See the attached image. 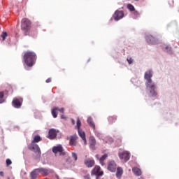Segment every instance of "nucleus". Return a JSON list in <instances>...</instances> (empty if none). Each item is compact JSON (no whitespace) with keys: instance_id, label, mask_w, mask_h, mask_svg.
Masks as SVG:
<instances>
[{"instance_id":"nucleus-1","label":"nucleus","mask_w":179,"mask_h":179,"mask_svg":"<svg viewBox=\"0 0 179 179\" xmlns=\"http://www.w3.org/2000/svg\"><path fill=\"white\" fill-rule=\"evenodd\" d=\"M23 59L27 66L31 68L37 61V55L34 52L27 51L24 52Z\"/></svg>"},{"instance_id":"nucleus-2","label":"nucleus","mask_w":179,"mask_h":179,"mask_svg":"<svg viewBox=\"0 0 179 179\" xmlns=\"http://www.w3.org/2000/svg\"><path fill=\"white\" fill-rule=\"evenodd\" d=\"M30 29H31V21L29 18H23L21 20V30L24 31V36H29Z\"/></svg>"},{"instance_id":"nucleus-3","label":"nucleus","mask_w":179,"mask_h":179,"mask_svg":"<svg viewBox=\"0 0 179 179\" xmlns=\"http://www.w3.org/2000/svg\"><path fill=\"white\" fill-rule=\"evenodd\" d=\"M28 149L32 150L34 153V159H40L41 157V150L37 144H29L28 145Z\"/></svg>"},{"instance_id":"nucleus-4","label":"nucleus","mask_w":179,"mask_h":179,"mask_svg":"<svg viewBox=\"0 0 179 179\" xmlns=\"http://www.w3.org/2000/svg\"><path fill=\"white\" fill-rule=\"evenodd\" d=\"M104 174V172L101 171V168L99 166H95L91 171V176H96V178L101 177Z\"/></svg>"},{"instance_id":"nucleus-5","label":"nucleus","mask_w":179,"mask_h":179,"mask_svg":"<svg viewBox=\"0 0 179 179\" xmlns=\"http://www.w3.org/2000/svg\"><path fill=\"white\" fill-rule=\"evenodd\" d=\"M119 157L120 160H122V162H127L128 160H129L131 154H129V152L127 151H122L119 153Z\"/></svg>"},{"instance_id":"nucleus-6","label":"nucleus","mask_w":179,"mask_h":179,"mask_svg":"<svg viewBox=\"0 0 179 179\" xmlns=\"http://www.w3.org/2000/svg\"><path fill=\"white\" fill-rule=\"evenodd\" d=\"M23 104V98H15L12 101V106L15 108H20Z\"/></svg>"},{"instance_id":"nucleus-7","label":"nucleus","mask_w":179,"mask_h":179,"mask_svg":"<svg viewBox=\"0 0 179 179\" xmlns=\"http://www.w3.org/2000/svg\"><path fill=\"white\" fill-rule=\"evenodd\" d=\"M59 132V130H57L55 129H50L48 132V135L47 138L48 139H55L57 138V136L58 135V133Z\"/></svg>"},{"instance_id":"nucleus-8","label":"nucleus","mask_w":179,"mask_h":179,"mask_svg":"<svg viewBox=\"0 0 179 179\" xmlns=\"http://www.w3.org/2000/svg\"><path fill=\"white\" fill-rule=\"evenodd\" d=\"M52 152L55 153V155H57V153H60L61 156H65V152H64V148H62V145H59L57 146H55L52 148Z\"/></svg>"},{"instance_id":"nucleus-9","label":"nucleus","mask_w":179,"mask_h":179,"mask_svg":"<svg viewBox=\"0 0 179 179\" xmlns=\"http://www.w3.org/2000/svg\"><path fill=\"white\" fill-rule=\"evenodd\" d=\"M58 111H59V113H62V114H64V113L65 112V109L64 108H61L59 109V108L58 107H54L52 109V115L53 118H57V117H58Z\"/></svg>"},{"instance_id":"nucleus-10","label":"nucleus","mask_w":179,"mask_h":179,"mask_svg":"<svg viewBox=\"0 0 179 179\" xmlns=\"http://www.w3.org/2000/svg\"><path fill=\"white\" fill-rule=\"evenodd\" d=\"M124 17V11L122 10H116L113 15V19L116 21L120 20Z\"/></svg>"},{"instance_id":"nucleus-11","label":"nucleus","mask_w":179,"mask_h":179,"mask_svg":"<svg viewBox=\"0 0 179 179\" xmlns=\"http://www.w3.org/2000/svg\"><path fill=\"white\" fill-rule=\"evenodd\" d=\"M108 170L112 173H115V170H117V164L114 161L109 162L108 164Z\"/></svg>"},{"instance_id":"nucleus-12","label":"nucleus","mask_w":179,"mask_h":179,"mask_svg":"<svg viewBox=\"0 0 179 179\" xmlns=\"http://www.w3.org/2000/svg\"><path fill=\"white\" fill-rule=\"evenodd\" d=\"M84 164L86 166V167L92 168L94 164H96V162L94 159H92L90 158H88L87 159H85Z\"/></svg>"},{"instance_id":"nucleus-13","label":"nucleus","mask_w":179,"mask_h":179,"mask_svg":"<svg viewBox=\"0 0 179 179\" xmlns=\"http://www.w3.org/2000/svg\"><path fill=\"white\" fill-rule=\"evenodd\" d=\"M36 170H38V173H41L43 176H48V174L52 173V170H48L45 168H38Z\"/></svg>"},{"instance_id":"nucleus-14","label":"nucleus","mask_w":179,"mask_h":179,"mask_svg":"<svg viewBox=\"0 0 179 179\" xmlns=\"http://www.w3.org/2000/svg\"><path fill=\"white\" fill-rule=\"evenodd\" d=\"M146 41L148 44H156L157 43V40L152 35L147 36Z\"/></svg>"},{"instance_id":"nucleus-15","label":"nucleus","mask_w":179,"mask_h":179,"mask_svg":"<svg viewBox=\"0 0 179 179\" xmlns=\"http://www.w3.org/2000/svg\"><path fill=\"white\" fill-rule=\"evenodd\" d=\"M78 135L82 138L84 141V145H87V141H86V134L81 129L78 130Z\"/></svg>"},{"instance_id":"nucleus-16","label":"nucleus","mask_w":179,"mask_h":179,"mask_svg":"<svg viewBox=\"0 0 179 179\" xmlns=\"http://www.w3.org/2000/svg\"><path fill=\"white\" fill-rule=\"evenodd\" d=\"M153 76V71L152 70H148L145 73L144 78L145 80H152Z\"/></svg>"},{"instance_id":"nucleus-17","label":"nucleus","mask_w":179,"mask_h":179,"mask_svg":"<svg viewBox=\"0 0 179 179\" xmlns=\"http://www.w3.org/2000/svg\"><path fill=\"white\" fill-rule=\"evenodd\" d=\"M145 86L148 89H156V85L152 80H148L145 82Z\"/></svg>"},{"instance_id":"nucleus-18","label":"nucleus","mask_w":179,"mask_h":179,"mask_svg":"<svg viewBox=\"0 0 179 179\" xmlns=\"http://www.w3.org/2000/svg\"><path fill=\"white\" fill-rule=\"evenodd\" d=\"M77 139H78V136H76V134L71 136L70 141H69L70 145L71 146H76Z\"/></svg>"},{"instance_id":"nucleus-19","label":"nucleus","mask_w":179,"mask_h":179,"mask_svg":"<svg viewBox=\"0 0 179 179\" xmlns=\"http://www.w3.org/2000/svg\"><path fill=\"white\" fill-rule=\"evenodd\" d=\"M87 123L94 131H96V124H94V122H93V119L92 117H90L87 118Z\"/></svg>"},{"instance_id":"nucleus-20","label":"nucleus","mask_w":179,"mask_h":179,"mask_svg":"<svg viewBox=\"0 0 179 179\" xmlns=\"http://www.w3.org/2000/svg\"><path fill=\"white\" fill-rule=\"evenodd\" d=\"M41 137L39 135H36L34 137V140L31 142L30 145H36L38 142H41Z\"/></svg>"},{"instance_id":"nucleus-21","label":"nucleus","mask_w":179,"mask_h":179,"mask_svg":"<svg viewBox=\"0 0 179 179\" xmlns=\"http://www.w3.org/2000/svg\"><path fill=\"white\" fill-rule=\"evenodd\" d=\"M132 171L135 176H137V177H139V176H142V171L138 167H134L132 169Z\"/></svg>"},{"instance_id":"nucleus-22","label":"nucleus","mask_w":179,"mask_h":179,"mask_svg":"<svg viewBox=\"0 0 179 179\" xmlns=\"http://www.w3.org/2000/svg\"><path fill=\"white\" fill-rule=\"evenodd\" d=\"M124 173V171L122 170V168L121 167H117V172H116V177L117 178H120V177L122 176V174Z\"/></svg>"},{"instance_id":"nucleus-23","label":"nucleus","mask_w":179,"mask_h":179,"mask_svg":"<svg viewBox=\"0 0 179 179\" xmlns=\"http://www.w3.org/2000/svg\"><path fill=\"white\" fill-rule=\"evenodd\" d=\"M38 176V171L37 170V169L32 171L30 174L31 179H36V178H37Z\"/></svg>"},{"instance_id":"nucleus-24","label":"nucleus","mask_w":179,"mask_h":179,"mask_svg":"<svg viewBox=\"0 0 179 179\" xmlns=\"http://www.w3.org/2000/svg\"><path fill=\"white\" fill-rule=\"evenodd\" d=\"M107 157H108V155L104 154L99 158V163L101 166H104V160H106Z\"/></svg>"},{"instance_id":"nucleus-25","label":"nucleus","mask_w":179,"mask_h":179,"mask_svg":"<svg viewBox=\"0 0 179 179\" xmlns=\"http://www.w3.org/2000/svg\"><path fill=\"white\" fill-rule=\"evenodd\" d=\"M108 121L109 124H114L117 121V116H109L108 117Z\"/></svg>"},{"instance_id":"nucleus-26","label":"nucleus","mask_w":179,"mask_h":179,"mask_svg":"<svg viewBox=\"0 0 179 179\" xmlns=\"http://www.w3.org/2000/svg\"><path fill=\"white\" fill-rule=\"evenodd\" d=\"M90 144L91 148H94L95 145H96V139L93 137H91L90 139Z\"/></svg>"},{"instance_id":"nucleus-27","label":"nucleus","mask_w":179,"mask_h":179,"mask_svg":"<svg viewBox=\"0 0 179 179\" xmlns=\"http://www.w3.org/2000/svg\"><path fill=\"white\" fill-rule=\"evenodd\" d=\"M150 93L152 96V97H156V96H157L156 89H150Z\"/></svg>"},{"instance_id":"nucleus-28","label":"nucleus","mask_w":179,"mask_h":179,"mask_svg":"<svg viewBox=\"0 0 179 179\" xmlns=\"http://www.w3.org/2000/svg\"><path fill=\"white\" fill-rule=\"evenodd\" d=\"M127 9L130 10V12L135 11V7L132 4H127Z\"/></svg>"},{"instance_id":"nucleus-29","label":"nucleus","mask_w":179,"mask_h":179,"mask_svg":"<svg viewBox=\"0 0 179 179\" xmlns=\"http://www.w3.org/2000/svg\"><path fill=\"white\" fill-rule=\"evenodd\" d=\"M1 37L2 38V41H5V39L6 38V37H8V33H6V31L2 32Z\"/></svg>"},{"instance_id":"nucleus-30","label":"nucleus","mask_w":179,"mask_h":179,"mask_svg":"<svg viewBox=\"0 0 179 179\" xmlns=\"http://www.w3.org/2000/svg\"><path fill=\"white\" fill-rule=\"evenodd\" d=\"M82 125V123L80 122V120L79 118L77 119V124L76 128H77L78 130L80 129V126Z\"/></svg>"},{"instance_id":"nucleus-31","label":"nucleus","mask_w":179,"mask_h":179,"mask_svg":"<svg viewBox=\"0 0 179 179\" xmlns=\"http://www.w3.org/2000/svg\"><path fill=\"white\" fill-rule=\"evenodd\" d=\"M3 103V92H0V104Z\"/></svg>"},{"instance_id":"nucleus-32","label":"nucleus","mask_w":179,"mask_h":179,"mask_svg":"<svg viewBox=\"0 0 179 179\" xmlns=\"http://www.w3.org/2000/svg\"><path fill=\"white\" fill-rule=\"evenodd\" d=\"M71 156H72L73 159H74L75 162H76V160H78V155L76 153L72 152Z\"/></svg>"},{"instance_id":"nucleus-33","label":"nucleus","mask_w":179,"mask_h":179,"mask_svg":"<svg viewBox=\"0 0 179 179\" xmlns=\"http://www.w3.org/2000/svg\"><path fill=\"white\" fill-rule=\"evenodd\" d=\"M6 162L7 166H10V164H12V161L9 159H7Z\"/></svg>"},{"instance_id":"nucleus-34","label":"nucleus","mask_w":179,"mask_h":179,"mask_svg":"<svg viewBox=\"0 0 179 179\" xmlns=\"http://www.w3.org/2000/svg\"><path fill=\"white\" fill-rule=\"evenodd\" d=\"M127 62L129 64H132L134 62V59L132 58L127 59Z\"/></svg>"},{"instance_id":"nucleus-35","label":"nucleus","mask_w":179,"mask_h":179,"mask_svg":"<svg viewBox=\"0 0 179 179\" xmlns=\"http://www.w3.org/2000/svg\"><path fill=\"white\" fill-rule=\"evenodd\" d=\"M45 82L46 83H51V78H48Z\"/></svg>"},{"instance_id":"nucleus-36","label":"nucleus","mask_w":179,"mask_h":179,"mask_svg":"<svg viewBox=\"0 0 179 179\" xmlns=\"http://www.w3.org/2000/svg\"><path fill=\"white\" fill-rule=\"evenodd\" d=\"M61 118H62V120H66V117L65 115H61Z\"/></svg>"},{"instance_id":"nucleus-37","label":"nucleus","mask_w":179,"mask_h":179,"mask_svg":"<svg viewBox=\"0 0 179 179\" xmlns=\"http://www.w3.org/2000/svg\"><path fill=\"white\" fill-rule=\"evenodd\" d=\"M0 176H1V177H3V171L0 172Z\"/></svg>"},{"instance_id":"nucleus-38","label":"nucleus","mask_w":179,"mask_h":179,"mask_svg":"<svg viewBox=\"0 0 179 179\" xmlns=\"http://www.w3.org/2000/svg\"><path fill=\"white\" fill-rule=\"evenodd\" d=\"M71 122H72L73 125H75V120L73 119L71 120Z\"/></svg>"},{"instance_id":"nucleus-39","label":"nucleus","mask_w":179,"mask_h":179,"mask_svg":"<svg viewBox=\"0 0 179 179\" xmlns=\"http://www.w3.org/2000/svg\"><path fill=\"white\" fill-rule=\"evenodd\" d=\"M166 50H168V49L171 50V48H169V47H166Z\"/></svg>"},{"instance_id":"nucleus-40","label":"nucleus","mask_w":179,"mask_h":179,"mask_svg":"<svg viewBox=\"0 0 179 179\" xmlns=\"http://www.w3.org/2000/svg\"><path fill=\"white\" fill-rule=\"evenodd\" d=\"M171 3H173H173H174V1H171Z\"/></svg>"},{"instance_id":"nucleus-41","label":"nucleus","mask_w":179,"mask_h":179,"mask_svg":"<svg viewBox=\"0 0 179 179\" xmlns=\"http://www.w3.org/2000/svg\"><path fill=\"white\" fill-rule=\"evenodd\" d=\"M135 13H138V12L136 11Z\"/></svg>"},{"instance_id":"nucleus-42","label":"nucleus","mask_w":179,"mask_h":179,"mask_svg":"<svg viewBox=\"0 0 179 179\" xmlns=\"http://www.w3.org/2000/svg\"><path fill=\"white\" fill-rule=\"evenodd\" d=\"M134 1H139V0H134Z\"/></svg>"}]
</instances>
